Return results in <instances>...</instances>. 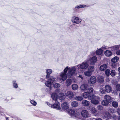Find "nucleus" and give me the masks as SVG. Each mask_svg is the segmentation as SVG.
<instances>
[{"label":"nucleus","mask_w":120,"mask_h":120,"mask_svg":"<svg viewBox=\"0 0 120 120\" xmlns=\"http://www.w3.org/2000/svg\"><path fill=\"white\" fill-rule=\"evenodd\" d=\"M87 62V61L84 62L76 66L77 68V70L80 72L81 69H86L88 68L89 65Z\"/></svg>","instance_id":"f257e3e1"},{"label":"nucleus","mask_w":120,"mask_h":120,"mask_svg":"<svg viewBox=\"0 0 120 120\" xmlns=\"http://www.w3.org/2000/svg\"><path fill=\"white\" fill-rule=\"evenodd\" d=\"M91 102L94 105H97L99 103V101L100 99V98L99 97L95 96V95L92 94Z\"/></svg>","instance_id":"f03ea898"},{"label":"nucleus","mask_w":120,"mask_h":120,"mask_svg":"<svg viewBox=\"0 0 120 120\" xmlns=\"http://www.w3.org/2000/svg\"><path fill=\"white\" fill-rule=\"evenodd\" d=\"M55 78L53 76L50 77L48 80L45 82V85L48 87H50V89L51 90V88L50 87L51 84L53 83L55 80Z\"/></svg>","instance_id":"7ed1b4c3"},{"label":"nucleus","mask_w":120,"mask_h":120,"mask_svg":"<svg viewBox=\"0 0 120 120\" xmlns=\"http://www.w3.org/2000/svg\"><path fill=\"white\" fill-rule=\"evenodd\" d=\"M71 21L72 22L76 24H79L81 22L82 20L78 17L74 16L71 18Z\"/></svg>","instance_id":"20e7f679"},{"label":"nucleus","mask_w":120,"mask_h":120,"mask_svg":"<svg viewBox=\"0 0 120 120\" xmlns=\"http://www.w3.org/2000/svg\"><path fill=\"white\" fill-rule=\"evenodd\" d=\"M97 60V57L93 56L92 57L90 58L88 61L90 62V65H93L95 64Z\"/></svg>","instance_id":"39448f33"},{"label":"nucleus","mask_w":120,"mask_h":120,"mask_svg":"<svg viewBox=\"0 0 120 120\" xmlns=\"http://www.w3.org/2000/svg\"><path fill=\"white\" fill-rule=\"evenodd\" d=\"M52 108L58 110H60L61 109L60 104L59 102L57 101H55V103L52 105Z\"/></svg>","instance_id":"423d86ee"},{"label":"nucleus","mask_w":120,"mask_h":120,"mask_svg":"<svg viewBox=\"0 0 120 120\" xmlns=\"http://www.w3.org/2000/svg\"><path fill=\"white\" fill-rule=\"evenodd\" d=\"M75 66L70 68L69 69L68 73L69 74L71 75H72L75 74V73L76 69L77 70V68Z\"/></svg>","instance_id":"0eeeda50"},{"label":"nucleus","mask_w":120,"mask_h":120,"mask_svg":"<svg viewBox=\"0 0 120 120\" xmlns=\"http://www.w3.org/2000/svg\"><path fill=\"white\" fill-rule=\"evenodd\" d=\"M81 113L82 116L84 118L87 117L89 115L88 112L86 110H82L81 112Z\"/></svg>","instance_id":"6e6552de"},{"label":"nucleus","mask_w":120,"mask_h":120,"mask_svg":"<svg viewBox=\"0 0 120 120\" xmlns=\"http://www.w3.org/2000/svg\"><path fill=\"white\" fill-rule=\"evenodd\" d=\"M62 108L64 110L68 109L69 106V104L67 102H65L62 103L61 105Z\"/></svg>","instance_id":"1a4fd4ad"},{"label":"nucleus","mask_w":120,"mask_h":120,"mask_svg":"<svg viewBox=\"0 0 120 120\" xmlns=\"http://www.w3.org/2000/svg\"><path fill=\"white\" fill-rule=\"evenodd\" d=\"M66 95L67 97L70 99L72 98L74 96V94L73 92L71 91H68Z\"/></svg>","instance_id":"9d476101"},{"label":"nucleus","mask_w":120,"mask_h":120,"mask_svg":"<svg viewBox=\"0 0 120 120\" xmlns=\"http://www.w3.org/2000/svg\"><path fill=\"white\" fill-rule=\"evenodd\" d=\"M83 96L85 98H88L89 99H92V96L90 95V93L89 92H86L83 93Z\"/></svg>","instance_id":"9b49d317"},{"label":"nucleus","mask_w":120,"mask_h":120,"mask_svg":"<svg viewBox=\"0 0 120 120\" xmlns=\"http://www.w3.org/2000/svg\"><path fill=\"white\" fill-rule=\"evenodd\" d=\"M105 89L106 92L109 93L112 91V88L111 86L109 85H106L105 87Z\"/></svg>","instance_id":"f8f14e48"},{"label":"nucleus","mask_w":120,"mask_h":120,"mask_svg":"<svg viewBox=\"0 0 120 120\" xmlns=\"http://www.w3.org/2000/svg\"><path fill=\"white\" fill-rule=\"evenodd\" d=\"M60 76L61 79L63 81L65 80L67 78V75L64 72H61L60 73Z\"/></svg>","instance_id":"ddd939ff"},{"label":"nucleus","mask_w":120,"mask_h":120,"mask_svg":"<svg viewBox=\"0 0 120 120\" xmlns=\"http://www.w3.org/2000/svg\"><path fill=\"white\" fill-rule=\"evenodd\" d=\"M96 78L95 76H92L90 77V82L92 84H94L96 82Z\"/></svg>","instance_id":"4468645a"},{"label":"nucleus","mask_w":120,"mask_h":120,"mask_svg":"<svg viewBox=\"0 0 120 120\" xmlns=\"http://www.w3.org/2000/svg\"><path fill=\"white\" fill-rule=\"evenodd\" d=\"M52 99L54 100L57 101V100L58 98V96L57 95V93H53L51 95Z\"/></svg>","instance_id":"2eb2a0df"},{"label":"nucleus","mask_w":120,"mask_h":120,"mask_svg":"<svg viewBox=\"0 0 120 120\" xmlns=\"http://www.w3.org/2000/svg\"><path fill=\"white\" fill-rule=\"evenodd\" d=\"M69 114L71 116H75V117H77V113H75V112L72 109H71L68 112Z\"/></svg>","instance_id":"dca6fc26"},{"label":"nucleus","mask_w":120,"mask_h":120,"mask_svg":"<svg viewBox=\"0 0 120 120\" xmlns=\"http://www.w3.org/2000/svg\"><path fill=\"white\" fill-rule=\"evenodd\" d=\"M52 70L50 69H46V73L47 75L46 77L47 78H48L49 77V75L52 72Z\"/></svg>","instance_id":"f3484780"},{"label":"nucleus","mask_w":120,"mask_h":120,"mask_svg":"<svg viewBox=\"0 0 120 120\" xmlns=\"http://www.w3.org/2000/svg\"><path fill=\"white\" fill-rule=\"evenodd\" d=\"M82 104L83 106H87L90 104V102L86 100H83L82 101Z\"/></svg>","instance_id":"a211bd4d"},{"label":"nucleus","mask_w":120,"mask_h":120,"mask_svg":"<svg viewBox=\"0 0 120 120\" xmlns=\"http://www.w3.org/2000/svg\"><path fill=\"white\" fill-rule=\"evenodd\" d=\"M90 111L91 113L94 115H96L98 114L97 110L94 107L92 108L90 110Z\"/></svg>","instance_id":"6ab92c4d"},{"label":"nucleus","mask_w":120,"mask_h":120,"mask_svg":"<svg viewBox=\"0 0 120 120\" xmlns=\"http://www.w3.org/2000/svg\"><path fill=\"white\" fill-rule=\"evenodd\" d=\"M72 81L71 79H68L65 81V85L67 86H69L72 83Z\"/></svg>","instance_id":"aec40b11"},{"label":"nucleus","mask_w":120,"mask_h":120,"mask_svg":"<svg viewBox=\"0 0 120 120\" xmlns=\"http://www.w3.org/2000/svg\"><path fill=\"white\" fill-rule=\"evenodd\" d=\"M80 89L82 90L85 91L87 89V86L85 84H83L80 86Z\"/></svg>","instance_id":"412c9836"},{"label":"nucleus","mask_w":120,"mask_h":120,"mask_svg":"<svg viewBox=\"0 0 120 120\" xmlns=\"http://www.w3.org/2000/svg\"><path fill=\"white\" fill-rule=\"evenodd\" d=\"M104 54L106 56H109L112 55V53L110 50H106Z\"/></svg>","instance_id":"4be33fe9"},{"label":"nucleus","mask_w":120,"mask_h":120,"mask_svg":"<svg viewBox=\"0 0 120 120\" xmlns=\"http://www.w3.org/2000/svg\"><path fill=\"white\" fill-rule=\"evenodd\" d=\"M107 67V65L106 64H105L101 66L100 67V69L101 71H104L105 70Z\"/></svg>","instance_id":"5701e85b"},{"label":"nucleus","mask_w":120,"mask_h":120,"mask_svg":"<svg viewBox=\"0 0 120 120\" xmlns=\"http://www.w3.org/2000/svg\"><path fill=\"white\" fill-rule=\"evenodd\" d=\"M87 70L92 73L94 70L95 68L94 66H90L88 67Z\"/></svg>","instance_id":"b1692460"},{"label":"nucleus","mask_w":120,"mask_h":120,"mask_svg":"<svg viewBox=\"0 0 120 120\" xmlns=\"http://www.w3.org/2000/svg\"><path fill=\"white\" fill-rule=\"evenodd\" d=\"M98 82L100 83H102L104 81V78L102 76L98 77Z\"/></svg>","instance_id":"393cba45"},{"label":"nucleus","mask_w":120,"mask_h":120,"mask_svg":"<svg viewBox=\"0 0 120 120\" xmlns=\"http://www.w3.org/2000/svg\"><path fill=\"white\" fill-rule=\"evenodd\" d=\"M71 105L73 107H76L78 106V102L76 101H74L71 102Z\"/></svg>","instance_id":"a878e982"},{"label":"nucleus","mask_w":120,"mask_h":120,"mask_svg":"<svg viewBox=\"0 0 120 120\" xmlns=\"http://www.w3.org/2000/svg\"><path fill=\"white\" fill-rule=\"evenodd\" d=\"M74 98L75 100L79 101H80L82 100L83 98L82 96H77L74 97Z\"/></svg>","instance_id":"bb28decb"},{"label":"nucleus","mask_w":120,"mask_h":120,"mask_svg":"<svg viewBox=\"0 0 120 120\" xmlns=\"http://www.w3.org/2000/svg\"><path fill=\"white\" fill-rule=\"evenodd\" d=\"M119 60V57L116 56L111 59V61L112 62L116 63Z\"/></svg>","instance_id":"cd10ccee"},{"label":"nucleus","mask_w":120,"mask_h":120,"mask_svg":"<svg viewBox=\"0 0 120 120\" xmlns=\"http://www.w3.org/2000/svg\"><path fill=\"white\" fill-rule=\"evenodd\" d=\"M86 6L85 5H79L76 6L75 7V8L79 9L82 8L86 7Z\"/></svg>","instance_id":"c85d7f7f"},{"label":"nucleus","mask_w":120,"mask_h":120,"mask_svg":"<svg viewBox=\"0 0 120 120\" xmlns=\"http://www.w3.org/2000/svg\"><path fill=\"white\" fill-rule=\"evenodd\" d=\"M12 85L13 87L15 89H17L18 87V85L15 80L12 81Z\"/></svg>","instance_id":"c756f323"},{"label":"nucleus","mask_w":120,"mask_h":120,"mask_svg":"<svg viewBox=\"0 0 120 120\" xmlns=\"http://www.w3.org/2000/svg\"><path fill=\"white\" fill-rule=\"evenodd\" d=\"M72 88L73 90H76L78 89V86L77 84H74L72 85Z\"/></svg>","instance_id":"7c9ffc66"},{"label":"nucleus","mask_w":120,"mask_h":120,"mask_svg":"<svg viewBox=\"0 0 120 120\" xmlns=\"http://www.w3.org/2000/svg\"><path fill=\"white\" fill-rule=\"evenodd\" d=\"M84 74L86 76L90 77L92 73L87 70V71L85 72Z\"/></svg>","instance_id":"2f4dec72"},{"label":"nucleus","mask_w":120,"mask_h":120,"mask_svg":"<svg viewBox=\"0 0 120 120\" xmlns=\"http://www.w3.org/2000/svg\"><path fill=\"white\" fill-rule=\"evenodd\" d=\"M104 116L105 118H111L112 116L108 112H105L104 114Z\"/></svg>","instance_id":"473e14b6"},{"label":"nucleus","mask_w":120,"mask_h":120,"mask_svg":"<svg viewBox=\"0 0 120 120\" xmlns=\"http://www.w3.org/2000/svg\"><path fill=\"white\" fill-rule=\"evenodd\" d=\"M59 98L60 100H63L64 99L65 96L63 93H60L59 95Z\"/></svg>","instance_id":"72a5a7b5"},{"label":"nucleus","mask_w":120,"mask_h":120,"mask_svg":"<svg viewBox=\"0 0 120 120\" xmlns=\"http://www.w3.org/2000/svg\"><path fill=\"white\" fill-rule=\"evenodd\" d=\"M109 101L105 100L102 101V104L104 105L105 106L108 105L109 103Z\"/></svg>","instance_id":"f704fd0d"},{"label":"nucleus","mask_w":120,"mask_h":120,"mask_svg":"<svg viewBox=\"0 0 120 120\" xmlns=\"http://www.w3.org/2000/svg\"><path fill=\"white\" fill-rule=\"evenodd\" d=\"M104 98L105 100L109 101L111 100V97L109 95H106L104 97Z\"/></svg>","instance_id":"c9c22d12"},{"label":"nucleus","mask_w":120,"mask_h":120,"mask_svg":"<svg viewBox=\"0 0 120 120\" xmlns=\"http://www.w3.org/2000/svg\"><path fill=\"white\" fill-rule=\"evenodd\" d=\"M103 50L101 49H100L96 51V54L97 55H100L101 54Z\"/></svg>","instance_id":"e433bc0d"},{"label":"nucleus","mask_w":120,"mask_h":120,"mask_svg":"<svg viewBox=\"0 0 120 120\" xmlns=\"http://www.w3.org/2000/svg\"><path fill=\"white\" fill-rule=\"evenodd\" d=\"M112 105L114 107L116 108L118 106V103L115 101H113L112 102Z\"/></svg>","instance_id":"4c0bfd02"},{"label":"nucleus","mask_w":120,"mask_h":120,"mask_svg":"<svg viewBox=\"0 0 120 120\" xmlns=\"http://www.w3.org/2000/svg\"><path fill=\"white\" fill-rule=\"evenodd\" d=\"M119 48H120V45L114 46L112 47V48L113 50H117L118 49H119Z\"/></svg>","instance_id":"58836bf2"},{"label":"nucleus","mask_w":120,"mask_h":120,"mask_svg":"<svg viewBox=\"0 0 120 120\" xmlns=\"http://www.w3.org/2000/svg\"><path fill=\"white\" fill-rule=\"evenodd\" d=\"M116 74V72L114 70H112L111 71L110 75L112 76H114Z\"/></svg>","instance_id":"ea45409f"},{"label":"nucleus","mask_w":120,"mask_h":120,"mask_svg":"<svg viewBox=\"0 0 120 120\" xmlns=\"http://www.w3.org/2000/svg\"><path fill=\"white\" fill-rule=\"evenodd\" d=\"M116 89L117 91H120V84H117L116 86Z\"/></svg>","instance_id":"a19ab883"},{"label":"nucleus","mask_w":120,"mask_h":120,"mask_svg":"<svg viewBox=\"0 0 120 120\" xmlns=\"http://www.w3.org/2000/svg\"><path fill=\"white\" fill-rule=\"evenodd\" d=\"M30 103L34 106H35L37 104V102L34 100H32L30 101Z\"/></svg>","instance_id":"79ce46f5"},{"label":"nucleus","mask_w":120,"mask_h":120,"mask_svg":"<svg viewBox=\"0 0 120 120\" xmlns=\"http://www.w3.org/2000/svg\"><path fill=\"white\" fill-rule=\"evenodd\" d=\"M70 68L69 67H68V66L66 67L65 68L64 70V73L66 74L67 72L68 71V70H69V69H70Z\"/></svg>","instance_id":"37998d69"},{"label":"nucleus","mask_w":120,"mask_h":120,"mask_svg":"<svg viewBox=\"0 0 120 120\" xmlns=\"http://www.w3.org/2000/svg\"><path fill=\"white\" fill-rule=\"evenodd\" d=\"M105 74L108 77L109 75L110 70L109 69H107L105 71Z\"/></svg>","instance_id":"c03bdc74"},{"label":"nucleus","mask_w":120,"mask_h":120,"mask_svg":"<svg viewBox=\"0 0 120 120\" xmlns=\"http://www.w3.org/2000/svg\"><path fill=\"white\" fill-rule=\"evenodd\" d=\"M100 92L102 94L105 93V92H106L105 91V90H104V89L102 88H101L100 89Z\"/></svg>","instance_id":"a18cd8bd"},{"label":"nucleus","mask_w":120,"mask_h":120,"mask_svg":"<svg viewBox=\"0 0 120 120\" xmlns=\"http://www.w3.org/2000/svg\"><path fill=\"white\" fill-rule=\"evenodd\" d=\"M60 86V85L59 83H55L54 85V87L56 88H59Z\"/></svg>","instance_id":"49530a36"},{"label":"nucleus","mask_w":120,"mask_h":120,"mask_svg":"<svg viewBox=\"0 0 120 120\" xmlns=\"http://www.w3.org/2000/svg\"><path fill=\"white\" fill-rule=\"evenodd\" d=\"M98 109L99 110H102L103 108L102 106L101 105H99L97 106Z\"/></svg>","instance_id":"de8ad7c7"},{"label":"nucleus","mask_w":120,"mask_h":120,"mask_svg":"<svg viewBox=\"0 0 120 120\" xmlns=\"http://www.w3.org/2000/svg\"><path fill=\"white\" fill-rule=\"evenodd\" d=\"M89 92L90 93L93 92V88L90 87L88 89Z\"/></svg>","instance_id":"09e8293b"},{"label":"nucleus","mask_w":120,"mask_h":120,"mask_svg":"<svg viewBox=\"0 0 120 120\" xmlns=\"http://www.w3.org/2000/svg\"><path fill=\"white\" fill-rule=\"evenodd\" d=\"M46 103L48 105L49 107L52 108V104H50L48 102H47Z\"/></svg>","instance_id":"8fccbe9b"},{"label":"nucleus","mask_w":120,"mask_h":120,"mask_svg":"<svg viewBox=\"0 0 120 120\" xmlns=\"http://www.w3.org/2000/svg\"><path fill=\"white\" fill-rule=\"evenodd\" d=\"M116 53L117 55H120V50H117L116 51Z\"/></svg>","instance_id":"3c124183"},{"label":"nucleus","mask_w":120,"mask_h":120,"mask_svg":"<svg viewBox=\"0 0 120 120\" xmlns=\"http://www.w3.org/2000/svg\"><path fill=\"white\" fill-rule=\"evenodd\" d=\"M117 112L118 114H120V108L118 109Z\"/></svg>","instance_id":"603ef678"},{"label":"nucleus","mask_w":120,"mask_h":120,"mask_svg":"<svg viewBox=\"0 0 120 120\" xmlns=\"http://www.w3.org/2000/svg\"><path fill=\"white\" fill-rule=\"evenodd\" d=\"M78 76L80 78L82 79H83L81 75H79V76L78 75Z\"/></svg>","instance_id":"864d4df0"},{"label":"nucleus","mask_w":120,"mask_h":120,"mask_svg":"<svg viewBox=\"0 0 120 120\" xmlns=\"http://www.w3.org/2000/svg\"><path fill=\"white\" fill-rule=\"evenodd\" d=\"M95 120H102L100 118H98L95 119Z\"/></svg>","instance_id":"5fc2aeb1"},{"label":"nucleus","mask_w":120,"mask_h":120,"mask_svg":"<svg viewBox=\"0 0 120 120\" xmlns=\"http://www.w3.org/2000/svg\"><path fill=\"white\" fill-rule=\"evenodd\" d=\"M118 70L119 72V74L120 75V67L118 68Z\"/></svg>","instance_id":"6e6d98bb"},{"label":"nucleus","mask_w":120,"mask_h":120,"mask_svg":"<svg viewBox=\"0 0 120 120\" xmlns=\"http://www.w3.org/2000/svg\"><path fill=\"white\" fill-rule=\"evenodd\" d=\"M112 68H115V65H114V64H113L112 65Z\"/></svg>","instance_id":"4d7b16f0"},{"label":"nucleus","mask_w":120,"mask_h":120,"mask_svg":"<svg viewBox=\"0 0 120 120\" xmlns=\"http://www.w3.org/2000/svg\"><path fill=\"white\" fill-rule=\"evenodd\" d=\"M106 81L107 82H109V79L108 78H108L107 79H106Z\"/></svg>","instance_id":"13d9d810"},{"label":"nucleus","mask_w":120,"mask_h":120,"mask_svg":"<svg viewBox=\"0 0 120 120\" xmlns=\"http://www.w3.org/2000/svg\"><path fill=\"white\" fill-rule=\"evenodd\" d=\"M44 79H41V80L42 82H44Z\"/></svg>","instance_id":"bf43d9fd"},{"label":"nucleus","mask_w":120,"mask_h":120,"mask_svg":"<svg viewBox=\"0 0 120 120\" xmlns=\"http://www.w3.org/2000/svg\"><path fill=\"white\" fill-rule=\"evenodd\" d=\"M57 91H60V90L59 89H57L56 90V92H57Z\"/></svg>","instance_id":"052dcab7"},{"label":"nucleus","mask_w":120,"mask_h":120,"mask_svg":"<svg viewBox=\"0 0 120 120\" xmlns=\"http://www.w3.org/2000/svg\"><path fill=\"white\" fill-rule=\"evenodd\" d=\"M6 120H9L8 118V117H6Z\"/></svg>","instance_id":"680f3d73"},{"label":"nucleus","mask_w":120,"mask_h":120,"mask_svg":"<svg viewBox=\"0 0 120 120\" xmlns=\"http://www.w3.org/2000/svg\"><path fill=\"white\" fill-rule=\"evenodd\" d=\"M111 112L112 113H113V112H114V111L113 110H112V111H111Z\"/></svg>","instance_id":"e2e57ef3"},{"label":"nucleus","mask_w":120,"mask_h":120,"mask_svg":"<svg viewBox=\"0 0 120 120\" xmlns=\"http://www.w3.org/2000/svg\"><path fill=\"white\" fill-rule=\"evenodd\" d=\"M118 120H120V116L119 117Z\"/></svg>","instance_id":"0e129e2a"},{"label":"nucleus","mask_w":120,"mask_h":120,"mask_svg":"<svg viewBox=\"0 0 120 120\" xmlns=\"http://www.w3.org/2000/svg\"><path fill=\"white\" fill-rule=\"evenodd\" d=\"M119 95L120 96V93L119 94Z\"/></svg>","instance_id":"69168bd1"}]
</instances>
